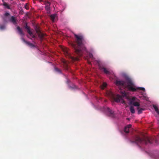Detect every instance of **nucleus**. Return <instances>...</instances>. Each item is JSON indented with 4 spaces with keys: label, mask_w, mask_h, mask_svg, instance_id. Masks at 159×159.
Returning a JSON list of instances; mask_svg holds the SVG:
<instances>
[{
    "label": "nucleus",
    "mask_w": 159,
    "mask_h": 159,
    "mask_svg": "<svg viewBox=\"0 0 159 159\" xmlns=\"http://www.w3.org/2000/svg\"><path fill=\"white\" fill-rule=\"evenodd\" d=\"M116 84L120 90V92L123 97H126L128 95L126 89L132 91H135L137 90L143 91L142 94L146 100L148 97L145 93V89L143 87H137L135 86L132 81L128 77H127L125 81L117 80Z\"/></svg>",
    "instance_id": "f257e3e1"
},
{
    "label": "nucleus",
    "mask_w": 159,
    "mask_h": 159,
    "mask_svg": "<svg viewBox=\"0 0 159 159\" xmlns=\"http://www.w3.org/2000/svg\"><path fill=\"white\" fill-rule=\"evenodd\" d=\"M75 37L76 38L77 46H76L75 45H73L75 52L79 56H82L84 54L86 57L85 59H88L89 61H93L94 58L93 55L90 52H88L85 48L84 46V40L82 35H75Z\"/></svg>",
    "instance_id": "f03ea898"
},
{
    "label": "nucleus",
    "mask_w": 159,
    "mask_h": 159,
    "mask_svg": "<svg viewBox=\"0 0 159 159\" xmlns=\"http://www.w3.org/2000/svg\"><path fill=\"white\" fill-rule=\"evenodd\" d=\"M140 103V100L134 97H133L131 98L129 102V105H133V106L137 107L139 114L142 113L143 111L145 110V107L141 105Z\"/></svg>",
    "instance_id": "7ed1b4c3"
},
{
    "label": "nucleus",
    "mask_w": 159,
    "mask_h": 159,
    "mask_svg": "<svg viewBox=\"0 0 159 159\" xmlns=\"http://www.w3.org/2000/svg\"><path fill=\"white\" fill-rule=\"evenodd\" d=\"M132 142L138 145L142 144L143 143H145L146 144L148 143H152L150 139L149 138L145 137L142 139L138 136H136L135 138L134 141H132Z\"/></svg>",
    "instance_id": "20e7f679"
},
{
    "label": "nucleus",
    "mask_w": 159,
    "mask_h": 159,
    "mask_svg": "<svg viewBox=\"0 0 159 159\" xmlns=\"http://www.w3.org/2000/svg\"><path fill=\"white\" fill-rule=\"evenodd\" d=\"M109 93L110 97L115 101L117 102L125 103V102L122 96L118 94L116 95L111 92H109Z\"/></svg>",
    "instance_id": "39448f33"
},
{
    "label": "nucleus",
    "mask_w": 159,
    "mask_h": 159,
    "mask_svg": "<svg viewBox=\"0 0 159 159\" xmlns=\"http://www.w3.org/2000/svg\"><path fill=\"white\" fill-rule=\"evenodd\" d=\"M3 19L5 22L10 21L14 24H16V20L15 18L13 16H11L9 13L6 12L4 15Z\"/></svg>",
    "instance_id": "423d86ee"
},
{
    "label": "nucleus",
    "mask_w": 159,
    "mask_h": 159,
    "mask_svg": "<svg viewBox=\"0 0 159 159\" xmlns=\"http://www.w3.org/2000/svg\"><path fill=\"white\" fill-rule=\"evenodd\" d=\"M104 111L108 116L114 118L116 116L114 112L107 107H105Z\"/></svg>",
    "instance_id": "0eeeda50"
},
{
    "label": "nucleus",
    "mask_w": 159,
    "mask_h": 159,
    "mask_svg": "<svg viewBox=\"0 0 159 159\" xmlns=\"http://www.w3.org/2000/svg\"><path fill=\"white\" fill-rule=\"evenodd\" d=\"M25 28L27 30L28 33L31 38H34L35 37V36L30 31L29 27L27 25H26L25 27Z\"/></svg>",
    "instance_id": "6e6552de"
},
{
    "label": "nucleus",
    "mask_w": 159,
    "mask_h": 159,
    "mask_svg": "<svg viewBox=\"0 0 159 159\" xmlns=\"http://www.w3.org/2000/svg\"><path fill=\"white\" fill-rule=\"evenodd\" d=\"M21 39L23 42H24V43H26L27 45H28L30 47L33 48V47H34V45L33 44H32L26 41L25 40V39L23 37H22L21 38Z\"/></svg>",
    "instance_id": "1a4fd4ad"
},
{
    "label": "nucleus",
    "mask_w": 159,
    "mask_h": 159,
    "mask_svg": "<svg viewBox=\"0 0 159 159\" xmlns=\"http://www.w3.org/2000/svg\"><path fill=\"white\" fill-rule=\"evenodd\" d=\"M62 49L63 51L64 52L65 55H68L69 57L70 56V54L69 53V49L68 48L66 47H62Z\"/></svg>",
    "instance_id": "9d476101"
},
{
    "label": "nucleus",
    "mask_w": 159,
    "mask_h": 159,
    "mask_svg": "<svg viewBox=\"0 0 159 159\" xmlns=\"http://www.w3.org/2000/svg\"><path fill=\"white\" fill-rule=\"evenodd\" d=\"M131 126V125L130 124L128 125L127 126H125L124 129V131L126 133H128L129 132V129L130 128Z\"/></svg>",
    "instance_id": "9b49d317"
},
{
    "label": "nucleus",
    "mask_w": 159,
    "mask_h": 159,
    "mask_svg": "<svg viewBox=\"0 0 159 159\" xmlns=\"http://www.w3.org/2000/svg\"><path fill=\"white\" fill-rule=\"evenodd\" d=\"M101 70L103 71L105 74L107 75H109L111 74V72L109 70H108L105 68L103 67L102 68Z\"/></svg>",
    "instance_id": "f8f14e48"
},
{
    "label": "nucleus",
    "mask_w": 159,
    "mask_h": 159,
    "mask_svg": "<svg viewBox=\"0 0 159 159\" xmlns=\"http://www.w3.org/2000/svg\"><path fill=\"white\" fill-rule=\"evenodd\" d=\"M17 29L18 30L19 33L21 35V36L22 37L24 35V34L22 32V30L19 27H17Z\"/></svg>",
    "instance_id": "ddd939ff"
},
{
    "label": "nucleus",
    "mask_w": 159,
    "mask_h": 159,
    "mask_svg": "<svg viewBox=\"0 0 159 159\" xmlns=\"http://www.w3.org/2000/svg\"><path fill=\"white\" fill-rule=\"evenodd\" d=\"M57 15L56 14H52L50 16L51 19L53 22L54 21Z\"/></svg>",
    "instance_id": "4468645a"
},
{
    "label": "nucleus",
    "mask_w": 159,
    "mask_h": 159,
    "mask_svg": "<svg viewBox=\"0 0 159 159\" xmlns=\"http://www.w3.org/2000/svg\"><path fill=\"white\" fill-rule=\"evenodd\" d=\"M131 105L130 107V110L131 112L132 113H135V110L134 107L132 106V105Z\"/></svg>",
    "instance_id": "2eb2a0df"
},
{
    "label": "nucleus",
    "mask_w": 159,
    "mask_h": 159,
    "mask_svg": "<svg viewBox=\"0 0 159 159\" xmlns=\"http://www.w3.org/2000/svg\"><path fill=\"white\" fill-rule=\"evenodd\" d=\"M49 6H50V3L49 2H48L47 3V5H46V6L45 7L46 9L47 10V11H48L49 10V9H50Z\"/></svg>",
    "instance_id": "dca6fc26"
},
{
    "label": "nucleus",
    "mask_w": 159,
    "mask_h": 159,
    "mask_svg": "<svg viewBox=\"0 0 159 159\" xmlns=\"http://www.w3.org/2000/svg\"><path fill=\"white\" fill-rule=\"evenodd\" d=\"M107 85V84L105 83H104L101 86V88L102 89H104V88L106 87Z\"/></svg>",
    "instance_id": "f3484780"
},
{
    "label": "nucleus",
    "mask_w": 159,
    "mask_h": 159,
    "mask_svg": "<svg viewBox=\"0 0 159 159\" xmlns=\"http://www.w3.org/2000/svg\"><path fill=\"white\" fill-rule=\"evenodd\" d=\"M3 6L7 9H9L10 8L8 4L6 2L3 3Z\"/></svg>",
    "instance_id": "a211bd4d"
},
{
    "label": "nucleus",
    "mask_w": 159,
    "mask_h": 159,
    "mask_svg": "<svg viewBox=\"0 0 159 159\" xmlns=\"http://www.w3.org/2000/svg\"><path fill=\"white\" fill-rule=\"evenodd\" d=\"M6 27L4 25H0V29L2 30H3L5 29Z\"/></svg>",
    "instance_id": "6ab92c4d"
},
{
    "label": "nucleus",
    "mask_w": 159,
    "mask_h": 159,
    "mask_svg": "<svg viewBox=\"0 0 159 159\" xmlns=\"http://www.w3.org/2000/svg\"><path fill=\"white\" fill-rule=\"evenodd\" d=\"M55 70L58 73H61V70L59 69H58L57 68H55Z\"/></svg>",
    "instance_id": "aec40b11"
},
{
    "label": "nucleus",
    "mask_w": 159,
    "mask_h": 159,
    "mask_svg": "<svg viewBox=\"0 0 159 159\" xmlns=\"http://www.w3.org/2000/svg\"><path fill=\"white\" fill-rule=\"evenodd\" d=\"M63 62L64 63V64H66V61H63Z\"/></svg>",
    "instance_id": "412c9836"
},
{
    "label": "nucleus",
    "mask_w": 159,
    "mask_h": 159,
    "mask_svg": "<svg viewBox=\"0 0 159 159\" xmlns=\"http://www.w3.org/2000/svg\"><path fill=\"white\" fill-rule=\"evenodd\" d=\"M25 8H26V9H28V7H27V6H25Z\"/></svg>",
    "instance_id": "4be33fe9"
},
{
    "label": "nucleus",
    "mask_w": 159,
    "mask_h": 159,
    "mask_svg": "<svg viewBox=\"0 0 159 159\" xmlns=\"http://www.w3.org/2000/svg\"><path fill=\"white\" fill-rule=\"evenodd\" d=\"M127 120H129V118H127Z\"/></svg>",
    "instance_id": "5701e85b"
},
{
    "label": "nucleus",
    "mask_w": 159,
    "mask_h": 159,
    "mask_svg": "<svg viewBox=\"0 0 159 159\" xmlns=\"http://www.w3.org/2000/svg\"><path fill=\"white\" fill-rule=\"evenodd\" d=\"M40 1H43V0H40Z\"/></svg>",
    "instance_id": "b1692460"
},
{
    "label": "nucleus",
    "mask_w": 159,
    "mask_h": 159,
    "mask_svg": "<svg viewBox=\"0 0 159 159\" xmlns=\"http://www.w3.org/2000/svg\"><path fill=\"white\" fill-rule=\"evenodd\" d=\"M72 59H74V58H73V57H72Z\"/></svg>",
    "instance_id": "393cba45"
}]
</instances>
